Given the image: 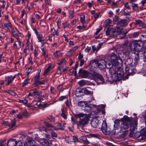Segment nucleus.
<instances>
[{"instance_id":"obj_63","label":"nucleus","mask_w":146,"mask_h":146,"mask_svg":"<svg viewBox=\"0 0 146 146\" xmlns=\"http://www.w3.org/2000/svg\"><path fill=\"white\" fill-rule=\"evenodd\" d=\"M97 110L98 112H101L102 114H104V115L105 114V109L102 110L100 109V108H98L97 109Z\"/></svg>"},{"instance_id":"obj_1","label":"nucleus","mask_w":146,"mask_h":146,"mask_svg":"<svg viewBox=\"0 0 146 146\" xmlns=\"http://www.w3.org/2000/svg\"><path fill=\"white\" fill-rule=\"evenodd\" d=\"M124 64L125 66V73L126 74L125 78L126 79H128L129 76L133 75L137 71L135 67V62L133 64L132 58H129L125 60Z\"/></svg>"},{"instance_id":"obj_24","label":"nucleus","mask_w":146,"mask_h":146,"mask_svg":"<svg viewBox=\"0 0 146 146\" xmlns=\"http://www.w3.org/2000/svg\"><path fill=\"white\" fill-rule=\"evenodd\" d=\"M79 65L78 63V62H76V64L75 65V68H72L70 70V72L71 73H74V74L75 76H76L77 75L76 69L78 67Z\"/></svg>"},{"instance_id":"obj_26","label":"nucleus","mask_w":146,"mask_h":146,"mask_svg":"<svg viewBox=\"0 0 146 146\" xmlns=\"http://www.w3.org/2000/svg\"><path fill=\"white\" fill-rule=\"evenodd\" d=\"M16 121L15 118L11 120L10 123L9 122V127L11 128L15 127L16 125Z\"/></svg>"},{"instance_id":"obj_51","label":"nucleus","mask_w":146,"mask_h":146,"mask_svg":"<svg viewBox=\"0 0 146 146\" xmlns=\"http://www.w3.org/2000/svg\"><path fill=\"white\" fill-rule=\"evenodd\" d=\"M135 25H138L139 26H141V24L142 23V21H141L140 20H135Z\"/></svg>"},{"instance_id":"obj_37","label":"nucleus","mask_w":146,"mask_h":146,"mask_svg":"<svg viewBox=\"0 0 146 146\" xmlns=\"http://www.w3.org/2000/svg\"><path fill=\"white\" fill-rule=\"evenodd\" d=\"M3 26L5 28H7V29L8 30H9V27L11 28L12 27L11 24L10 22H9L7 23H3Z\"/></svg>"},{"instance_id":"obj_56","label":"nucleus","mask_w":146,"mask_h":146,"mask_svg":"<svg viewBox=\"0 0 146 146\" xmlns=\"http://www.w3.org/2000/svg\"><path fill=\"white\" fill-rule=\"evenodd\" d=\"M72 139V138H70L69 137H68L67 139L66 140V142L68 143L71 144L72 141L71 140V139Z\"/></svg>"},{"instance_id":"obj_8","label":"nucleus","mask_w":146,"mask_h":146,"mask_svg":"<svg viewBox=\"0 0 146 146\" xmlns=\"http://www.w3.org/2000/svg\"><path fill=\"white\" fill-rule=\"evenodd\" d=\"M41 71V70L39 72L37 73L34 78L33 82L34 86L35 87L38 86L40 85L44 84V83L46 82L45 79H44L41 81L39 80L40 78V74Z\"/></svg>"},{"instance_id":"obj_25","label":"nucleus","mask_w":146,"mask_h":146,"mask_svg":"<svg viewBox=\"0 0 146 146\" xmlns=\"http://www.w3.org/2000/svg\"><path fill=\"white\" fill-rule=\"evenodd\" d=\"M84 94H85L86 95H92L93 92V91H91V88L90 87L84 88Z\"/></svg>"},{"instance_id":"obj_21","label":"nucleus","mask_w":146,"mask_h":146,"mask_svg":"<svg viewBox=\"0 0 146 146\" xmlns=\"http://www.w3.org/2000/svg\"><path fill=\"white\" fill-rule=\"evenodd\" d=\"M141 137L139 139L144 140L146 139V127L143 128L140 131Z\"/></svg>"},{"instance_id":"obj_5","label":"nucleus","mask_w":146,"mask_h":146,"mask_svg":"<svg viewBox=\"0 0 146 146\" xmlns=\"http://www.w3.org/2000/svg\"><path fill=\"white\" fill-rule=\"evenodd\" d=\"M128 20L127 19H123L117 15H115L113 18V22L114 24H115L117 26L121 27L126 26L128 24Z\"/></svg>"},{"instance_id":"obj_9","label":"nucleus","mask_w":146,"mask_h":146,"mask_svg":"<svg viewBox=\"0 0 146 146\" xmlns=\"http://www.w3.org/2000/svg\"><path fill=\"white\" fill-rule=\"evenodd\" d=\"M111 63L114 65H118L119 64L118 61L119 60H120L121 63L122 62V59L120 58H118L114 53H112L111 55Z\"/></svg>"},{"instance_id":"obj_59","label":"nucleus","mask_w":146,"mask_h":146,"mask_svg":"<svg viewBox=\"0 0 146 146\" xmlns=\"http://www.w3.org/2000/svg\"><path fill=\"white\" fill-rule=\"evenodd\" d=\"M16 145V146H24V144L23 142V141L22 142L21 141H19L17 142V141Z\"/></svg>"},{"instance_id":"obj_18","label":"nucleus","mask_w":146,"mask_h":146,"mask_svg":"<svg viewBox=\"0 0 146 146\" xmlns=\"http://www.w3.org/2000/svg\"><path fill=\"white\" fill-rule=\"evenodd\" d=\"M117 66L113 65V66L109 69V72L113 78L117 72V67H116Z\"/></svg>"},{"instance_id":"obj_48","label":"nucleus","mask_w":146,"mask_h":146,"mask_svg":"<svg viewBox=\"0 0 146 146\" xmlns=\"http://www.w3.org/2000/svg\"><path fill=\"white\" fill-rule=\"evenodd\" d=\"M106 34L107 35L111 36L112 34L110 31V28L108 27L106 31Z\"/></svg>"},{"instance_id":"obj_4","label":"nucleus","mask_w":146,"mask_h":146,"mask_svg":"<svg viewBox=\"0 0 146 146\" xmlns=\"http://www.w3.org/2000/svg\"><path fill=\"white\" fill-rule=\"evenodd\" d=\"M125 74H126L125 73V72H123L121 68L117 66V72L113 77V80L116 81H119L121 80H124L127 79L125 78V76H124Z\"/></svg>"},{"instance_id":"obj_41","label":"nucleus","mask_w":146,"mask_h":146,"mask_svg":"<svg viewBox=\"0 0 146 146\" xmlns=\"http://www.w3.org/2000/svg\"><path fill=\"white\" fill-rule=\"evenodd\" d=\"M100 47L101 45H99L98 46H97V47H96L95 46H92V51L93 52L96 51V52L99 50Z\"/></svg>"},{"instance_id":"obj_47","label":"nucleus","mask_w":146,"mask_h":146,"mask_svg":"<svg viewBox=\"0 0 146 146\" xmlns=\"http://www.w3.org/2000/svg\"><path fill=\"white\" fill-rule=\"evenodd\" d=\"M106 67L108 69L110 68L111 67H112V66H113V65L111 62H106Z\"/></svg>"},{"instance_id":"obj_44","label":"nucleus","mask_w":146,"mask_h":146,"mask_svg":"<svg viewBox=\"0 0 146 146\" xmlns=\"http://www.w3.org/2000/svg\"><path fill=\"white\" fill-rule=\"evenodd\" d=\"M74 11H70L68 13L69 17L71 19L74 16Z\"/></svg>"},{"instance_id":"obj_3","label":"nucleus","mask_w":146,"mask_h":146,"mask_svg":"<svg viewBox=\"0 0 146 146\" xmlns=\"http://www.w3.org/2000/svg\"><path fill=\"white\" fill-rule=\"evenodd\" d=\"M144 42L141 40L132 41L129 44L125 53L126 54L129 55L132 51H135L137 50L139 52L143 48H144Z\"/></svg>"},{"instance_id":"obj_17","label":"nucleus","mask_w":146,"mask_h":146,"mask_svg":"<svg viewBox=\"0 0 146 146\" xmlns=\"http://www.w3.org/2000/svg\"><path fill=\"white\" fill-rule=\"evenodd\" d=\"M43 123L44 125L46 127V128L44 127H42V128L43 130L46 131V128L48 130H51L52 129H53L54 126L51 124L45 121H44Z\"/></svg>"},{"instance_id":"obj_45","label":"nucleus","mask_w":146,"mask_h":146,"mask_svg":"<svg viewBox=\"0 0 146 146\" xmlns=\"http://www.w3.org/2000/svg\"><path fill=\"white\" fill-rule=\"evenodd\" d=\"M135 64H137V62H136V61L138 60L139 59V53H135Z\"/></svg>"},{"instance_id":"obj_50","label":"nucleus","mask_w":146,"mask_h":146,"mask_svg":"<svg viewBox=\"0 0 146 146\" xmlns=\"http://www.w3.org/2000/svg\"><path fill=\"white\" fill-rule=\"evenodd\" d=\"M86 84V82L84 80H82L79 82V84L80 86H82L85 85Z\"/></svg>"},{"instance_id":"obj_11","label":"nucleus","mask_w":146,"mask_h":146,"mask_svg":"<svg viewBox=\"0 0 146 146\" xmlns=\"http://www.w3.org/2000/svg\"><path fill=\"white\" fill-rule=\"evenodd\" d=\"M101 129L103 133L105 135H109L112 132L111 130H107V123L106 122H103Z\"/></svg>"},{"instance_id":"obj_34","label":"nucleus","mask_w":146,"mask_h":146,"mask_svg":"<svg viewBox=\"0 0 146 146\" xmlns=\"http://www.w3.org/2000/svg\"><path fill=\"white\" fill-rule=\"evenodd\" d=\"M117 30L116 32H117L116 35H119L121 34L122 31L123 30V28L119 26H117Z\"/></svg>"},{"instance_id":"obj_55","label":"nucleus","mask_w":146,"mask_h":146,"mask_svg":"<svg viewBox=\"0 0 146 146\" xmlns=\"http://www.w3.org/2000/svg\"><path fill=\"white\" fill-rule=\"evenodd\" d=\"M62 24L63 25V28L64 29H65L66 28L68 27H69V25H70V24L67 22H66L64 23H63Z\"/></svg>"},{"instance_id":"obj_31","label":"nucleus","mask_w":146,"mask_h":146,"mask_svg":"<svg viewBox=\"0 0 146 146\" xmlns=\"http://www.w3.org/2000/svg\"><path fill=\"white\" fill-rule=\"evenodd\" d=\"M80 139L82 140L83 143L86 144L90 143V142L87 139L85 136H82L80 138Z\"/></svg>"},{"instance_id":"obj_53","label":"nucleus","mask_w":146,"mask_h":146,"mask_svg":"<svg viewBox=\"0 0 146 146\" xmlns=\"http://www.w3.org/2000/svg\"><path fill=\"white\" fill-rule=\"evenodd\" d=\"M22 115L25 117H27L29 116V113L27 111L25 110L23 112Z\"/></svg>"},{"instance_id":"obj_42","label":"nucleus","mask_w":146,"mask_h":146,"mask_svg":"<svg viewBox=\"0 0 146 146\" xmlns=\"http://www.w3.org/2000/svg\"><path fill=\"white\" fill-rule=\"evenodd\" d=\"M87 102L84 101H79L78 103V106L81 107H84L85 106V105Z\"/></svg>"},{"instance_id":"obj_33","label":"nucleus","mask_w":146,"mask_h":146,"mask_svg":"<svg viewBox=\"0 0 146 146\" xmlns=\"http://www.w3.org/2000/svg\"><path fill=\"white\" fill-rule=\"evenodd\" d=\"M87 136L88 138L94 137L98 138H99L100 137V135L98 134H89L87 135Z\"/></svg>"},{"instance_id":"obj_64","label":"nucleus","mask_w":146,"mask_h":146,"mask_svg":"<svg viewBox=\"0 0 146 146\" xmlns=\"http://www.w3.org/2000/svg\"><path fill=\"white\" fill-rule=\"evenodd\" d=\"M78 46H77L72 47L69 50V51H70L71 52H74L78 49Z\"/></svg>"},{"instance_id":"obj_16","label":"nucleus","mask_w":146,"mask_h":146,"mask_svg":"<svg viewBox=\"0 0 146 146\" xmlns=\"http://www.w3.org/2000/svg\"><path fill=\"white\" fill-rule=\"evenodd\" d=\"M68 69V67L65 66H60L58 67L57 69L56 73L58 74H62V73L66 72Z\"/></svg>"},{"instance_id":"obj_57","label":"nucleus","mask_w":146,"mask_h":146,"mask_svg":"<svg viewBox=\"0 0 146 146\" xmlns=\"http://www.w3.org/2000/svg\"><path fill=\"white\" fill-rule=\"evenodd\" d=\"M19 102L20 103H23L24 104L28 102V100L26 99H24V100H19Z\"/></svg>"},{"instance_id":"obj_36","label":"nucleus","mask_w":146,"mask_h":146,"mask_svg":"<svg viewBox=\"0 0 146 146\" xmlns=\"http://www.w3.org/2000/svg\"><path fill=\"white\" fill-rule=\"evenodd\" d=\"M120 120L118 119H116L114 121V127L116 128H118L119 127Z\"/></svg>"},{"instance_id":"obj_27","label":"nucleus","mask_w":146,"mask_h":146,"mask_svg":"<svg viewBox=\"0 0 146 146\" xmlns=\"http://www.w3.org/2000/svg\"><path fill=\"white\" fill-rule=\"evenodd\" d=\"M64 125L61 123H59L57 125V127L54 126L53 129L55 130H57L58 129L64 130Z\"/></svg>"},{"instance_id":"obj_2","label":"nucleus","mask_w":146,"mask_h":146,"mask_svg":"<svg viewBox=\"0 0 146 146\" xmlns=\"http://www.w3.org/2000/svg\"><path fill=\"white\" fill-rule=\"evenodd\" d=\"M131 119L132 117H129L127 115H124L123 117L121 119L122 123L120 125V130L121 131L123 132L121 135V137H124L128 133V129L130 126Z\"/></svg>"},{"instance_id":"obj_43","label":"nucleus","mask_w":146,"mask_h":146,"mask_svg":"<svg viewBox=\"0 0 146 146\" xmlns=\"http://www.w3.org/2000/svg\"><path fill=\"white\" fill-rule=\"evenodd\" d=\"M134 136L136 138H140L141 137V135L140 131L137 132L135 133Z\"/></svg>"},{"instance_id":"obj_46","label":"nucleus","mask_w":146,"mask_h":146,"mask_svg":"<svg viewBox=\"0 0 146 146\" xmlns=\"http://www.w3.org/2000/svg\"><path fill=\"white\" fill-rule=\"evenodd\" d=\"M37 36V38L39 42H42V41L43 36L41 34H39Z\"/></svg>"},{"instance_id":"obj_39","label":"nucleus","mask_w":146,"mask_h":146,"mask_svg":"<svg viewBox=\"0 0 146 146\" xmlns=\"http://www.w3.org/2000/svg\"><path fill=\"white\" fill-rule=\"evenodd\" d=\"M47 119L51 122H54L55 121V119L54 117L52 115H49L47 117Z\"/></svg>"},{"instance_id":"obj_15","label":"nucleus","mask_w":146,"mask_h":146,"mask_svg":"<svg viewBox=\"0 0 146 146\" xmlns=\"http://www.w3.org/2000/svg\"><path fill=\"white\" fill-rule=\"evenodd\" d=\"M98 64L99 68L101 69H104L106 67V62L104 60H98Z\"/></svg>"},{"instance_id":"obj_10","label":"nucleus","mask_w":146,"mask_h":146,"mask_svg":"<svg viewBox=\"0 0 146 146\" xmlns=\"http://www.w3.org/2000/svg\"><path fill=\"white\" fill-rule=\"evenodd\" d=\"M92 76L95 79L99 81L98 82L99 83L102 84L104 83L105 81L100 74L97 72H94Z\"/></svg>"},{"instance_id":"obj_61","label":"nucleus","mask_w":146,"mask_h":146,"mask_svg":"<svg viewBox=\"0 0 146 146\" xmlns=\"http://www.w3.org/2000/svg\"><path fill=\"white\" fill-rule=\"evenodd\" d=\"M46 48L45 46H44V48H42V55L44 57L45 56L46 54V52L45 51Z\"/></svg>"},{"instance_id":"obj_54","label":"nucleus","mask_w":146,"mask_h":146,"mask_svg":"<svg viewBox=\"0 0 146 146\" xmlns=\"http://www.w3.org/2000/svg\"><path fill=\"white\" fill-rule=\"evenodd\" d=\"M51 137H57V133L54 131H52L51 132Z\"/></svg>"},{"instance_id":"obj_23","label":"nucleus","mask_w":146,"mask_h":146,"mask_svg":"<svg viewBox=\"0 0 146 146\" xmlns=\"http://www.w3.org/2000/svg\"><path fill=\"white\" fill-rule=\"evenodd\" d=\"M17 140L15 139H11L8 141L7 146H16Z\"/></svg>"},{"instance_id":"obj_7","label":"nucleus","mask_w":146,"mask_h":146,"mask_svg":"<svg viewBox=\"0 0 146 146\" xmlns=\"http://www.w3.org/2000/svg\"><path fill=\"white\" fill-rule=\"evenodd\" d=\"M131 121L130 126V133L129 134V136L131 137H133L135 133L134 131L135 129H136V127L137 125V119H133L132 117Z\"/></svg>"},{"instance_id":"obj_22","label":"nucleus","mask_w":146,"mask_h":146,"mask_svg":"<svg viewBox=\"0 0 146 146\" xmlns=\"http://www.w3.org/2000/svg\"><path fill=\"white\" fill-rule=\"evenodd\" d=\"M96 117H95V118H93L91 120V124L92 126L94 128L97 127L98 125V120L96 118Z\"/></svg>"},{"instance_id":"obj_13","label":"nucleus","mask_w":146,"mask_h":146,"mask_svg":"<svg viewBox=\"0 0 146 146\" xmlns=\"http://www.w3.org/2000/svg\"><path fill=\"white\" fill-rule=\"evenodd\" d=\"M78 74L79 76L81 78H86L89 76V73L87 71L81 68L80 69Z\"/></svg>"},{"instance_id":"obj_58","label":"nucleus","mask_w":146,"mask_h":146,"mask_svg":"<svg viewBox=\"0 0 146 146\" xmlns=\"http://www.w3.org/2000/svg\"><path fill=\"white\" fill-rule=\"evenodd\" d=\"M80 21L82 23L84 24L85 22V16L84 15H82V17H80Z\"/></svg>"},{"instance_id":"obj_12","label":"nucleus","mask_w":146,"mask_h":146,"mask_svg":"<svg viewBox=\"0 0 146 146\" xmlns=\"http://www.w3.org/2000/svg\"><path fill=\"white\" fill-rule=\"evenodd\" d=\"M25 137L26 140H23V144L26 143L27 144V146L28 145L29 146H31L33 144V142L34 141V140L33 137L29 136H23Z\"/></svg>"},{"instance_id":"obj_62","label":"nucleus","mask_w":146,"mask_h":146,"mask_svg":"<svg viewBox=\"0 0 146 146\" xmlns=\"http://www.w3.org/2000/svg\"><path fill=\"white\" fill-rule=\"evenodd\" d=\"M100 12H98V13H96L94 15H93L96 20L99 17L100 15Z\"/></svg>"},{"instance_id":"obj_38","label":"nucleus","mask_w":146,"mask_h":146,"mask_svg":"<svg viewBox=\"0 0 146 146\" xmlns=\"http://www.w3.org/2000/svg\"><path fill=\"white\" fill-rule=\"evenodd\" d=\"M139 33L138 32H136L132 33L129 35V37L130 38H136L139 35Z\"/></svg>"},{"instance_id":"obj_32","label":"nucleus","mask_w":146,"mask_h":146,"mask_svg":"<svg viewBox=\"0 0 146 146\" xmlns=\"http://www.w3.org/2000/svg\"><path fill=\"white\" fill-rule=\"evenodd\" d=\"M52 64L50 63L47 65V68L45 69L43 73V75L45 76L46 74L50 70Z\"/></svg>"},{"instance_id":"obj_40","label":"nucleus","mask_w":146,"mask_h":146,"mask_svg":"<svg viewBox=\"0 0 146 146\" xmlns=\"http://www.w3.org/2000/svg\"><path fill=\"white\" fill-rule=\"evenodd\" d=\"M98 60L96 59L92 60L89 63V65L93 66L94 64H98Z\"/></svg>"},{"instance_id":"obj_14","label":"nucleus","mask_w":146,"mask_h":146,"mask_svg":"<svg viewBox=\"0 0 146 146\" xmlns=\"http://www.w3.org/2000/svg\"><path fill=\"white\" fill-rule=\"evenodd\" d=\"M31 92L29 93L28 95V96L34 97L36 96V97H41L42 96V92H39L35 90H31Z\"/></svg>"},{"instance_id":"obj_29","label":"nucleus","mask_w":146,"mask_h":146,"mask_svg":"<svg viewBox=\"0 0 146 146\" xmlns=\"http://www.w3.org/2000/svg\"><path fill=\"white\" fill-rule=\"evenodd\" d=\"M66 61L65 59L64 58H62L60 60L58 61V64L60 66H64L65 67L66 66Z\"/></svg>"},{"instance_id":"obj_20","label":"nucleus","mask_w":146,"mask_h":146,"mask_svg":"<svg viewBox=\"0 0 146 146\" xmlns=\"http://www.w3.org/2000/svg\"><path fill=\"white\" fill-rule=\"evenodd\" d=\"M96 106L94 104H89L87 103L85 107L84 110L88 112V111H90L93 108Z\"/></svg>"},{"instance_id":"obj_35","label":"nucleus","mask_w":146,"mask_h":146,"mask_svg":"<svg viewBox=\"0 0 146 146\" xmlns=\"http://www.w3.org/2000/svg\"><path fill=\"white\" fill-rule=\"evenodd\" d=\"M12 76H10L5 78V81H7V85H9L11 82L13 80H12Z\"/></svg>"},{"instance_id":"obj_52","label":"nucleus","mask_w":146,"mask_h":146,"mask_svg":"<svg viewBox=\"0 0 146 146\" xmlns=\"http://www.w3.org/2000/svg\"><path fill=\"white\" fill-rule=\"evenodd\" d=\"M83 113H80L78 114H76L74 115L75 117L76 118H80V119L81 117L83 115Z\"/></svg>"},{"instance_id":"obj_60","label":"nucleus","mask_w":146,"mask_h":146,"mask_svg":"<svg viewBox=\"0 0 146 146\" xmlns=\"http://www.w3.org/2000/svg\"><path fill=\"white\" fill-rule=\"evenodd\" d=\"M29 80V79H26L22 83V87H24L25 86L27 85L28 84Z\"/></svg>"},{"instance_id":"obj_28","label":"nucleus","mask_w":146,"mask_h":146,"mask_svg":"<svg viewBox=\"0 0 146 146\" xmlns=\"http://www.w3.org/2000/svg\"><path fill=\"white\" fill-rule=\"evenodd\" d=\"M39 142L43 146H49L48 141L45 139H43L42 140H41Z\"/></svg>"},{"instance_id":"obj_49","label":"nucleus","mask_w":146,"mask_h":146,"mask_svg":"<svg viewBox=\"0 0 146 146\" xmlns=\"http://www.w3.org/2000/svg\"><path fill=\"white\" fill-rule=\"evenodd\" d=\"M62 113H61L60 114L61 116L63 117L64 119H66L67 118V115H66L64 113V110L63 109H62Z\"/></svg>"},{"instance_id":"obj_6","label":"nucleus","mask_w":146,"mask_h":146,"mask_svg":"<svg viewBox=\"0 0 146 146\" xmlns=\"http://www.w3.org/2000/svg\"><path fill=\"white\" fill-rule=\"evenodd\" d=\"M91 113L87 114H84L78 121V125L82 127H83L85 125L88 124L89 121Z\"/></svg>"},{"instance_id":"obj_30","label":"nucleus","mask_w":146,"mask_h":146,"mask_svg":"<svg viewBox=\"0 0 146 146\" xmlns=\"http://www.w3.org/2000/svg\"><path fill=\"white\" fill-rule=\"evenodd\" d=\"M19 32V31L16 28H15V29H13L12 31V33L13 36L16 38V39H17V38H19L18 36Z\"/></svg>"},{"instance_id":"obj_19","label":"nucleus","mask_w":146,"mask_h":146,"mask_svg":"<svg viewBox=\"0 0 146 146\" xmlns=\"http://www.w3.org/2000/svg\"><path fill=\"white\" fill-rule=\"evenodd\" d=\"M84 89L83 88H78L76 90L75 94L76 96L80 97L84 95Z\"/></svg>"}]
</instances>
